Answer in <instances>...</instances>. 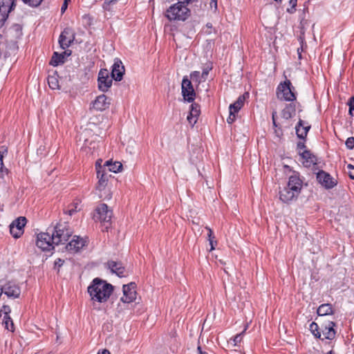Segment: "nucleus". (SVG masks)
<instances>
[{
    "label": "nucleus",
    "mask_w": 354,
    "mask_h": 354,
    "mask_svg": "<svg viewBox=\"0 0 354 354\" xmlns=\"http://www.w3.org/2000/svg\"><path fill=\"white\" fill-rule=\"evenodd\" d=\"M205 230L206 231V238L209 241V245L210 246L209 249H207L209 252L212 251L215 249V246L217 245V241L216 240V237L214 234L213 231L208 227H205Z\"/></svg>",
    "instance_id": "obj_28"
},
{
    "label": "nucleus",
    "mask_w": 354,
    "mask_h": 354,
    "mask_svg": "<svg viewBox=\"0 0 354 354\" xmlns=\"http://www.w3.org/2000/svg\"><path fill=\"white\" fill-rule=\"evenodd\" d=\"M249 97L248 92L244 93L243 95L239 96L237 100L230 105L229 109L231 111V115L236 114L243 107L244 102L247 97Z\"/></svg>",
    "instance_id": "obj_20"
},
{
    "label": "nucleus",
    "mask_w": 354,
    "mask_h": 354,
    "mask_svg": "<svg viewBox=\"0 0 354 354\" xmlns=\"http://www.w3.org/2000/svg\"><path fill=\"white\" fill-rule=\"evenodd\" d=\"M124 73V67L120 59L116 58L112 66L111 77L115 81H120Z\"/></svg>",
    "instance_id": "obj_18"
},
{
    "label": "nucleus",
    "mask_w": 354,
    "mask_h": 354,
    "mask_svg": "<svg viewBox=\"0 0 354 354\" xmlns=\"http://www.w3.org/2000/svg\"><path fill=\"white\" fill-rule=\"evenodd\" d=\"M306 140L299 141L297 144V150H298L299 153L302 152L301 150H305L306 146L305 144Z\"/></svg>",
    "instance_id": "obj_45"
},
{
    "label": "nucleus",
    "mask_w": 354,
    "mask_h": 354,
    "mask_svg": "<svg viewBox=\"0 0 354 354\" xmlns=\"http://www.w3.org/2000/svg\"><path fill=\"white\" fill-rule=\"evenodd\" d=\"M347 105L349 107V109H348V114L351 115V116H354V96H351L348 102H347Z\"/></svg>",
    "instance_id": "obj_40"
},
{
    "label": "nucleus",
    "mask_w": 354,
    "mask_h": 354,
    "mask_svg": "<svg viewBox=\"0 0 354 354\" xmlns=\"http://www.w3.org/2000/svg\"><path fill=\"white\" fill-rule=\"evenodd\" d=\"M201 354H209L208 353L205 352V351H202L201 350Z\"/></svg>",
    "instance_id": "obj_64"
},
{
    "label": "nucleus",
    "mask_w": 354,
    "mask_h": 354,
    "mask_svg": "<svg viewBox=\"0 0 354 354\" xmlns=\"http://www.w3.org/2000/svg\"><path fill=\"white\" fill-rule=\"evenodd\" d=\"M201 33L203 35H211L214 33V35L216 34V30L215 28L213 27L212 24L211 23H207L205 27L203 28L202 30L201 31Z\"/></svg>",
    "instance_id": "obj_37"
},
{
    "label": "nucleus",
    "mask_w": 354,
    "mask_h": 354,
    "mask_svg": "<svg viewBox=\"0 0 354 354\" xmlns=\"http://www.w3.org/2000/svg\"><path fill=\"white\" fill-rule=\"evenodd\" d=\"M11 312V309L9 306L3 305L0 310V313H3L4 316H10L9 314Z\"/></svg>",
    "instance_id": "obj_44"
},
{
    "label": "nucleus",
    "mask_w": 354,
    "mask_h": 354,
    "mask_svg": "<svg viewBox=\"0 0 354 354\" xmlns=\"http://www.w3.org/2000/svg\"><path fill=\"white\" fill-rule=\"evenodd\" d=\"M67 6H68V3H66V2H64V3H63V5L62 6V8H61V11H62V13L65 12V10L67 8Z\"/></svg>",
    "instance_id": "obj_57"
},
{
    "label": "nucleus",
    "mask_w": 354,
    "mask_h": 354,
    "mask_svg": "<svg viewBox=\"0 0 354 354\" xmlns=\"http://www.w3.org/2000/svg\"><path fill=\"white\" fill-rule=\"evenodd\" d=\"M198 76L199 73L198 71H194L190 74V79L194 81L195 79L196 80Z\"/></svg>",
    "instance_id": "obj_51"
},
{
    "label": "nucleus",
    "mask_w": 354,
    "mask_h": 354,
    "mask_svg": "<svg viewBox=\"0 0 354 354\" xmlns=\"http://www.w3.org/2000/svg\"><path fill=\"white\" fill-rule=\"evenodd\" d=\"M48 83L52 89H58L59 88V82L55 75L48 76Z\"/></svg>",
    "instance_id": "obj_34"
},
{
    "label": "nucleus",
    "mask_w": 354,
    "mask_h": 354,
    "mask_svg": "<svg viewBox=\"0 0 354 354\" xmlns=\"http://www.w3.org/2000/svg\"><path fill=\"white\" fill-rule=\"evenodd\" d=\"M113 292V286L99 278L94 279L88 287V292L93 301L106 302Z\"/></svg>",
    "instance_id": "obj_1"
},
{
    "label": "nucleus",
    "mask_w": 354,
    "mask_h": 354,
    "mask_svg": "<svg viewBox=\"0 0 354 354\" xmlns=\"http://www.w3.org/2000/svg\"><path fill=\"white\" fill-rule=\"evenodd\" d=\"M113 216L112 210L109 209V207L104 204L101 203L98 205L93 212V218L95 222H100L105 226L107 230L111 225V220Z\"/></svg>",
    "instance_id": "obj_5"
},
{
    "label": "nucleus",
    "mask_w": 354,
    "mask_h": 354,
    "mask_svg": "<svg viewBox=\"0 0 354 354\" xmlns=\"http://www.w3.org/2000/svg\"><path fill=\"white\" fill-rule=\"evenodd\" d=\"M302 180L299 177V174L297 171H293L292 174L289 177L287 187L289 189H291L295 193L299 194L302 187Z\"/></svg>",
    "instance_id": "obj_15"
},
{
    "label": "nucleus",
    "mask_w": 354,
    "mask_h": 354,
    "mask_svg": "<svg viewBox=\"0 0 354 354\" xmlns=\"http://www.w3.org/2000/svg\"><path fill=\"white\" fill-rule=\"evenodd\" d=\"M8 170L5 167H3L2 169L0 168V178L3 180L4 176L8 175Z\"/></svg>",
    "instance_id": "obj_47"
},
{
    "label": "nucleus",
    "mask_w": 354,
    "mask_h": 354,
    "mask_svg": "<svg viewBox=\"0 0 354 354\" xmlns=\"http://www.w3.org/2000/svg\"><path fill=\"white\" fill-rule=\"evenodd\" d=\"M25 3L28 4L30 6L37 7L40 5L42 0H22Z\"/></svg>",
    "instance_id": "obj_42"
},
{
    "label": "nucleus",
    "mask_w": 354,
    "mask_h": 354,
    "mask_svg": "<svg viewBox=\"0 0 354 354\" xmlns=\"http://www.w3.org/2000/svg\"><path fill=\"white\" fill-rule=\"evenodd\" d=\"M217 1L218 0H211L210 2V7L212 8H214L215 11L217 10Z\"/></svg>",
    "instance_id": "obj_52"
},
{
    "label": "nucleus",
    "mask_w": 354,
    "mask_h": 354,
    "mask_svg": "<svg viewBox=\"0 0 354 354\" xmlns=\"http://www.w3.org/2000/svg\"><path fill=\"white\" fill-rule=\"evenodd\" d=\"M26 217L21 216L17 219L15 220L10 225H13L16 227L17 233H15V238H19L23 234V228L26 225Z\"/></svg>",
    "instance_id": "obj_26"
},
{
    "label": "nucleus",
    "mask_w": 354,
    "mask_h": 354,
    "mask_svg": "<svg viewBox=\"0 0 354 354\" xmlns=\"http://www.w3.org/2000/svg\"><path fill=\"white\" fill-rule=\"evenodd\" d=\"M190 15V10L186 5L176 3L171 6L165 13L169 21H185Z\"/></svg>",
    "instance_id": "obj_3"
},
{
    "label": "nucleus",
    "mask_w": 354,
    "mask_h": 354,
    "mask_svg": "<svg viewBox=\"0 0 354 354\" xmlns=\"http://www.w3.org/2000/svg\"><path fill=\"white\" fill-rule=\"evenodd\" d=\"M274 1L279 4H281L282 3V0H274Z\"/></svg>",
    "instance_id": "obj_62"
},
{
    "label": "nucleus",
    "mask_w": 354,
    "mask_h": 354,
    "mask_svg": "<svg viewBox=\"0 0 354 354\" xmlns=\"http://www.w3.org/2000/svg\"><path fill=\"white\" fill-rule=\"evenodd\" d=\"M245 330L246 329L245 328L241 333L236 334L235 336L230 338L228 343L232 344L234 346H237L242 341Z\"/></svg>",
    "instance_id": "obj_33"
},
{
    "label": "nucleus",
    "mask_w": 354,
    "mask_h": 354,
    "mask_svg": "<svg viewBox=\"0 0 354 354\" xmlns=\"http://www.w3.org/2000/svg\"><path fill=\"white\" fill-rule=\"evenodd\" d=\"M102 168H105L106 171L108 170L109 171L117 173L122 169V165L120 162H115L114 163H111V161L107 160L102 166Z\"/></svg>",
    "instance_id": "obj_30"
},
{
    "label": "nucleus",
    "mask_w": 354,
    "mask_h": 354,
    "mask_svg": "<svg viewBox=\"0 0 354 354\" xmlns=\"http://www.w3.org/2000/svg\"><path fill=\"white\" fill-rule=\"evenodd\" d=\"M97 354H111V353L109 350L104 349L101 353L99 352Z\"/></svg>",
    "instance_id": "obj_58"
},
{
    "label": "nucleus",
    "mask_w": 354,
    "mask_h": 354,
    "mask_svg": "<svg viewBox=\"0 0 354 354\" xmlns=\"http://www.w3.org/2000/svg\"><path fill=\"white\" fill-rule=\"evenodd\" d=\"M136 283H130L123 286V296L120 300L124 303H131L136 298Z\"/></svg>",
    "instance_id": "obj_13"
},
{
    "label": "nucleus",
    "mask_w": 354,
    "mask_h": 354,
    "mask_svg": "<svg viewBox=\"0 0 354 354\" xmlns=\"http://www.w3.org/2000/svg\"><path fill=\"white\" fill-rule=\"evenodd\" d=\"M298 195L295 192L289 189V187L287 186L279 192L280 200L286 203H288L295 198H297Z\"/></svg>",
    "instance_id": "obj_22"
},
{
    "label": "nucleus",
    "mask_w": 354,
    "mask_h": 354,
    "mask_svg": "<svg viewBox=\"0 0 354 354\" xmlns=\"http://www.w3.org/2000/svg\"><path fill=\"white\" fill-rule=\"evenodd\" d=\"M276 95L281 101L293 102L297 100L295 88L289 80L279 83L277 87Z\"/></svg>",
    "instance_id": "obj_2"
},
{
    "label": "nucleus",
    "mask_w": 354,
    "mask_h": 354,
    "mask_svg": "<svg viewBox=\"0 0 354 354\" xmlns=\"http://www.w3.org/2000/svg\"><path fill=\"white\" fill-rule=\"evenodd\" d=\"M301 161L305 167L309 168L317 164V157L308 149L299 152Z\"/></svg>",
    "instance_id": "obj_16"
},
{
    "label": "nucleus",
    "mask_w": 354,
    "mask_h": 354,
    "mask_svg": "<svg viewBox=\"0 0 354 354\" xmlns=\"http://www.w3.org/2000/svg\"><path fill=\"white\" fill-rule=\"evenodd\" d=\"M181 93L183 100L187 102H194L196 97V93L194 89L191 80L187 76L183 77L181 83Z\"/></svg>",
    "instance_id": "obj_7"
},
{
    "label": "nucleus",
    "mask_w": 354,
    "mask_h": 354,
    "mask_svg": "<svg viewBox=\"0 0 354 354\" xmlns=\"http://www.w3.org/2000/svg\"><path fill=\"white\" fill-rule=\"evenodd\" d=\"M347 167H348V169H354V166H353V165H352L351 164H348V165H347Z\"/></svg>",
    "instance_id": "obj_61"
},
{
    "label": "nucleus",
    "mask_w": 354,
    "mask_h": 354,
    "mask_svg": "<svg viewBox=\"0 0 354 354\" xmlns=\"http://www.w3.org/2000/svg\"><path fill=\"white\" fill-rule=\"evenodd\" d=\"M109 104L110 102L106 96L102 94L97 97L93 103V107L97 111H104L109 106Z\"/></svg>",
    "instance_id": "obj_23"
},
{
    "label": "nucleus",
    "mask_w": 354,
    "mask_h": 354,
    "mask_svg": "<svg viewBox=\"0 0 354 354\" xmlns=\"http://www.w3.org/2000/svg\"><path fill=\"white\" fill-rule=\"evenodd\" d=\"M345 145L347 149H353L354 148V137L348 138L346 140Z\"/></svg>",
    "instance_id": "obj_43"
},
{
    "label": "nucleus",
    "mask_w": 354,
    "mask_h": 354,
    "mask_svg": "<svg viewBox=\"0 0 354 354\" xmlns=\"http://www.w3.org/2000/svg\"><path fill=\"white\" fill-rule=\"evenodd\" d=\"M95 167L97 170V178H98L96 189L101 192L104 190L107 185L109 176L105 170V168H102V166L99 161L96 162Z\"/></svg>",
    "instance_id": "obj_9"
},
{
    "label": "nucleus",
    "mask_w": 354,
    "mask_h": 354,
    "mask_svg": "<svg viewBox=\"0 0 354 354\" xmlns=\"http://www.w3.org/2000/svg\"><path fill=\"white\" fill-rule=\"evenodd\" d=\"M8 153V148L6 146L0 147V168L2 169L3 165V159Z\"/></svg>",
    "instance_id": "obj_39"
},
{
    "label": "nucleus",
    "mask_w": 354,
    "mask_h": 354,
    "mask_svg": "<svg viewBox=\"0 0 354 354\" xmlns=\"http://www.w3.org/2000/svg\"><path fill=\"white\" fill-rule=\"evenodd\" d=\"M3 324L8 330L14 331V324L10 316H3Z\"/></svg>",
    "instance_id": "obj_35"
},
{
    "label": "nucleus",
    "mask_w": 354,
    "mask_h": 354,
    "mask_svg": "<svg viewBox=\"0 0 354 354\" xmlns=\"http://www.w3.org/2000/svg\"><path fill=\"white\" fill-rule=\"evenodd\" d=\"M194 0H178V3H180L181 4H188L190 2H192Z\"/></svg>",
    "instance_id": "obj_56"
},
{
    "label": "nucleus",
    "mask_w": 354,
    "mask_h": 354,
    "mask_svg": "<svg viewBox=\"0 0 354 354\" xmlns=\"http://www.w3.org/2000/svg\"><path fill=\"white\" fill-rule=\"evenodd\" d=\"M80 202L79 201H76L74 203H73L71 205L68 206V209L66 211V214H68L69 215H73L74 213L78 212L80 210V208L79 207Z\"/></svg>",
    "instance_id": "obj_38"
},
{
    "label": "nucleus",
    "mask_w": 354,
    "mask_h": 354,
    "mask_svg": "<svg viewBox=\"0 0 354 354\" xmlns=\"http://www.w3.org/2000/svg\"><path fill=\"white\" fill-rule=\"evenodd\" d=\"M74 39L75 35L73 30L71 28H64L59 38L60 47L62 49H66L72 44Z\"/></svg>",
    "instance_id": "obj_12"
},
{
    "label": "nucleus",
    "mask_w": 354,
    "mask_h": 354,
    "mask_svg": "<svg viewBox=\"0 0 354 354\" xmlns=\"http://www.w3.org/2000/svg\"><path fill=\"white\" fill-rule=\"evenodd\" d=\"M198 219L196 218V221L194 219H192V221L193 225H196V227H198Z\"/></svg>",
    "instance_id": "obj_59"
},
{
    "label": "nucleus",
    "mask_w": 354,
    "mask_h": 354,
    "mask_svg": "<svg viewBox=\"0 0 354 354\" xmlns=\"http://www.w3.org/2000/svg\"><path fill=\"white\" fill-rule=\"evenodd\" d=\"M64 260L61 259H57L55 261V268L59 270V268L63 265Z\"/></svg>",
    "instance_id": "obj_48"
},
{
    "label": "nucleus",
    "mask_w": 354,
    "mask_h": 354,
    "mask_svg": "<svg viewBox=\"0 0 354 354\" xmlns=\"http://www.w3.org/2000/svg\"><path fill=\"white\" fill-rule=\"evenodd\" d=\"M316 178L318 183L326 189H332L337 184V180L324 170H320L317 173Z\"/></svg>",
    "instance_id": "obj_8"
},
{
    "label": "nucleus",
    "mask_w": 354,
    "mask_h": 354,
    "mask_svg": "<svg viewBox=\"0 0 354 354\" xmlns=\"http://www.w3.org/2000/svg\"><path fill=\"white\" fill-rule=\"evenodd\" d=\"M348 176L351 179L354 180V175L351 172L348 173Z\"/></svg>",
    "instance_id": "obj_60"
},
{
    "label": "nucleus",
    "mask_w": 354,
    "mask_h": 354,
    "mask_svg": "<svg viewBox=\"0 0 354 354\" xmlns=\"http://www.w3.org/2000/svg\"><path fill=\"white\" fill-rule=\"evenodd\" d=\"M304 46H300L299 48H297V54L299 59H301V53L304 51Z\"/></svg>",
    "instance_id": "obj_54"
},
{
    "label": "nucleus",
    "mask_w": 354,
    "mask_h": 354,
    "mask_svg": "<svg viewBox=\"0 0 354 354\" xmlns=\"http://www.w3.org/2000/svg\"><path fill=\"white\" fill-rule=\"evenodd\" d=\"M317 313L319 316H325L333 315L334 311L330 304H324L319 306Z\"/></svg>",
    "instance_id": "obj_29"
},
{
    "label": "nucleus",
    "mask_w": 354,
    "mask_h": 354,
    "mask_svg": "<svg viewBox=\"0 0 354 354\" xmlns=\"http://www.w3.org/2000/svg\"><path fill=\"white\" fill-rule=\"evenodd\" d=\"M107 268L112 273L120 277L125 276V268L120 261H109L106 263Z\"/></svg>",
    "instance_id": "obj_19"
},
{
    "label": "nucleus",
    "mask_w": 354,
    "mask_h": 354,
    "mask_svg": "<svg viewBox=\"0 0 354 354\" xmlns=\"http://www.w3.org/2000/svg\"><path fill=\"white\" fill-rule=\"evenodd\" d=\"M0 290L1 294L4 293L9 298H18L21 294L20 288L13 281H8L2 286H0Z\"/></svg>",
    "instance_id": "obj_11"
},
{
    "label": "nucleus",
    "mask_w": 354,
    "mask_h": 354,
    "mask_svg": "<svg viewBox=\"0 0 354 354\" xmlns=\"http://www.w3.org/2000/svg\"><path fill=\"white\" fill-rule=\"evenodd\" d=\"M112 77L106 69H101L98 74V88L102 92H106L111 86L113 82Z\"/></svg>",
    "instance_id": "obj_10"
},
{
    "label": "nucleus",
    "mask_w": 354,
    "mask_h": 354,
    "mask_svg": "<svg viewBox=\"0 0 354 354\" xmlns=\"http://www.w3.org/2000/svg\"><path fill=\"white\" fill-rule=\"evenodd\" d=\"M236 118V114L231 115V111H230V115L227 118V122L228 124H232L234 122Z\"/></svg>",
    "instance_id": "obj_49"
},
{
    "label": "nucleus",
    "mask_w": 354,
    "mask_h": 354,
    "mask_svg": "<svg viewBox=\"0 0 354 354\" xmlns=\"http://www.w3.org/2000/svg\"><path fill=\"white\" fill-rule=\"evenodd\" d=\"M303 124L304 121L301 119H299L295 127L296 134L297 138L300 140H306L307 136H305V132L303 131V127H303Z\"/></svg>",
    "instance_id": "obj_31"
},
{
    "label": "nucleus",
    "mask_w": 354,
    "mask_h": 354,
    "mask_svg": "<svg viewBox=\"0 0 354 354\" xmlns=\"http://www.w3.org/2000/svg\"><path fill=\"white\" fill-rule=\"evenodd\" d=\"M213 68V63L212 62H207L205 63L203 67V71L201 74V80H206L209 71H211Z\"/></svg>",
    "instance_id": "obj_32"
},
{
    "label": "nucleus",
    "mask_w": 354,
    "mask_h": 354,
    "mask_svg": "<svg viewBox=\"0 0 354 354\" xmlns=\"http://www.w3.org/2000/svg\"><path fill=\"white\" fill-rule=\"evenodd\" d=\"M197 104H192L191 105V111L189 114L187 115V120L192 128L194 127L198 120L199 111L196 109Z\"/></svg>",
    "instance_id": "obj_25"
},
{
    "label": "nucleus",
    "mask_w": 354,
    "mask_h": 354,
    "mask_svg": "<svg viewBox=\"0 0 354 354\" xmlns=\"http://www.w3.org/2000/svg\"><path fill=\"white\" fill-rule=\"evenodd\" d=\"M298 41H299L300 46H306V44L305 41L304 32H301L299 36L298 37Z\"/></svg>",
    "instance_id": "obj_46"
},
{
    "label": "nucleus",
    "mask_w": 354,
    "mask_h": 354,
    "mask_svg": "<svg viewBox=\"0 0 354 354\" xmlns=\"http://www.w3.org/2000/svg\"><path fill=\"white\" fill-rule=\"evenodd\" d=\"M10 234L15 237V233H17V230L16 227L13 225H10Z\"/></svg>",
    "instance_id": "obj_53"
},
{
    "label": "nucleus",
    "mask_w": 354,
    "mask_h": 354,
    "mask_svg": "<svg viewBox=\"0 0 354 354\" xmlns=\"http://www.w3.org/2000/svg\"><path fill=\"white\" fill-rule=\"evenodd\" d=\"M277 115V111H274L272 114V124L274 127H277V124L276 122L275 116Z\"/></svg>",
    "instance_id": "obj_50"
},
{
    "label": "nucleus",
    "mask_w": 354,
    "mask_h": 354,
    "mask_svg": "<svg viewBox=\"0 0 354 354\" xmlns=\"http://www.w3.org/2000/svg\"><path fill=\"white\" fill-rule=\"evenodd\" d=\"M71 54V51L65 50L64 53L59 54L57 52L53 53V55L51 58L50 64L52 66H56L59 64H63L64 62L65 57L69 56Z\"/></svg>",
    "instance_id": "obj_24"
},
{
    "label": "nucleus",
    "mask_w": 354,
    "mask_h": 354,
    "mask_svg": "<svg viewBox=\"0 0 354 354\" xmlns=\"http://www.w3.org/2000/svg\"><path fill=\"white\" fill-rule=\"evenodd\" d=\"M310 332L312 333V334L317 339H321V336H322V334L321 333L319 332V326L317 323L315 322H312L310 324V328H309Z\"/></svg>",
    "instance_id": "obj_36"
},
{
    "label": "nucleus",
    "mask_w": 354,
    "mask_h": 354,
    "mask_svg": "<svg viewBox=\"0 0 354 354\" xmlns=\"http://www.w3.org/2000/svg\"><path fill=\"white\" fill-rule=\"evenodd\" d=\"M85 245V241L78 236H74L67 243L65 248L71 253H75L82 249Z\"/></svg>",
    "instance_id": "obj_17"
},
{
    "label": "nucleus",
    "mask_w": 354,
    "mask_h": 354,
    "mask_svg": "<svg viewBox=\"0 0 354 354\" xmlns=\"http://www.w3.org/2000/svg\"><path fill=\"white\" fill-rule=\"evenodd\" d=\"M50 232L48 229L46 232H41L37 235L36 245L43 251H50L54 248V243H53V239Z\"/></svg>",
    "instance_id": "obj_6"
},
{
    "label": "nucleus",
    "mask_w": 354,
    "mask_h": 354,
    "mask_svg": "<svg viewBox=\"0 0 354 354\" xmlns=\"http://www.w3.org/2000/svg\"><path fill=\"white\" fill-rule=\"evenodd\" d=\"M336 324L335 322H328L327 324H326L325 326L322 328V334L324 335V338L321 339H334L336 335V330L334 328Z\"/></svg>",
    "instance_id": "obj_21"
},
{
    "label": "nucleus",
    "mask_w": 354,
    "mask_h": 354,
    "mask_svg": "<svg viewBox=\"0 0 354 354\" xmlns=\"http://www.w3.org/2000/svg\"><path fill=\"white\" fill-rule=\"evenodd\" d=\"M303 127V131H304V132H305V136H307L308 132V131H309V130H310V125H308V126H306V127H304V126L303 125V127Z\"/></svg>",
    "instance_id": "obj_55"
},
{
    "label": "nucleus",
    "mask_w": 354,
    "mask_h": 354,
    "mask_svg": "<svg viewBox=\"0 0 354 354\" xmlns=\"http://www.w3.org/2000/svg\"><path fill=\"white\" fill-rule=\"evenodd\" d=\"M326 354H335V353H334V351L333 350H330Z\"/></svg>",
    "instance_id": "obj_63"
},
{
    "label": "nucleus",
    "mask_w": 354,
    "mask_h": 354,
    "mask_svg": "<svg viewBox=\"0 0 354 354\" xmlns=\"http://www.w3.org/2000/svg\"><path fill=\"white\" fill-rule=\"evenodd\" d=\"M53 243L55 245L64 244L72 235V231L66 223L57 224L55 227L50 229Z\"/></svg>",
    "instance_id": "obj_4"
},
{
    "label": "nucleus",
    "mask_w": 354,
    "mask_h": 354,
    "mask_svg": "<svg viewBox=\"0 0 354 354\" xmlns=\"http://www.w3.org/2000/svg\"><path fill=\"white\" fill-rule=\"evenodd\" d=\"M289 4L290 6V8H287L286 11L290 14H292L296 11L297 0H289Z\"/></svg>",
    "instance_id": "obj_41"
},
{
    "label": "nucleus",
    "mask_w": 354,
    "mask_h": 354,
    "mask_svg": "<svg viewBox=\"0 0 354 354\" xmlns=\"http://www.w3.org/2000/svg\"><path fill=\"white\" fill-rule=\"evenodd\" d=\"M296 106L294 103H290L286 105L281 111V116L286 120H288L295 114Z\"/></svg>",
    "instance_id": "obj_27"
},
{
    "label": "nucleus",
    "mask_w": 354,
    "mask_h": 354,
    "mask_svg": "<svg viewBox=\"0 0 354 354\" xmlns=\"http://www.w3.org/2000/svg\"><path fill=\"white\" fill-rule=\"evenodd\" d=\"M14 6V0H0V27L8 18Z\"/></svg>",
    "instance_id": "obj_14"
}]
</instances>
